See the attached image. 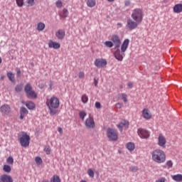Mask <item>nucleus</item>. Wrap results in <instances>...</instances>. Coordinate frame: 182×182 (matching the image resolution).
<instances>
[{"mask_svg": "<svg viewBox=\"0 0 182 182\" xmlns=\"http://www.w3.org/2000/svg\"><path fill=\"white\" fill-rule=\"evenodd\" d=\"M144 19V11L141 9H133L131 14V18L127 20V28L129 30H134L141 23Z\"/></svg>", "mask_w": 182, "mask_h": 182, "instance_id": "nucleus-1", "label": "nucleus"}, {"mask_svg": "<svg viewBox=\"0 0 182 182\" xmlns=\"http://www.w3.org/2000/svg\"><path fill=\"white\" fill-rule=\"evenodd\" d=\"M46 105L49 109L50 115L54 116L58 114V108L59 107V100L57 97H52L46 100Z\"/></svg>", "mask_w": 182, "mask_h": 182, "instance_id": "nucleus-2", "label": "nucleus"}, {"mask_svg": "<svg viewBox=\"0 0 182 182\" xmlns=\"http://www.w3.org/2000/svg\"><path fill=\"white\" fill-rule=\"evenodd\" d=\"M129 46V40L126 39L124 40L123 43L121 45V50L119 48H117L116 51H114V55L116 58L117 60L122 62L125 57V52Z\"/></svg>", "mask_w": 182, "mask_h": 182, "instance_id": "nucleus-3", "label": "nucleus"}, {"mask_svg": "<svg viewBox=\"0 0 182 182\" xmlns=\"http://www.w3.org/2000/svg\"><path fill=\"white\" fill-rule=\"evenodd\" d=\"M151 159L156 163L162 164L166 161V155L163 150L156 149L151 152Z\"/></svg>", "mask_w": 182, "mask_h": 182, "instance_id": "nucleus-4", "label": "nucleus"}, {"mask_svg": "<svg viewBox=\"0 0 182 182\" xmlns=\"http://www.w3.org/2000/svg\"><path fill=\"white\" fill-rule=\"evenodd\" d=\"M24 92L26 94V97L31 100L36 99L37 94L35 91L33 90V87L31 84L27 83L26 86H24Z\"/></svg>", "mask_w": 182, "mask_h": 182, "instance_id": "nucleus-5", "label": "nucleus"}, {"mask_svg": "<svg viewBox=\"0 0 182 182\" xmlns=\"http://www.w3.org/2000/svg\"><path fill=\"white\" fill-rule=\"evenodd\" d=\"M107 137L108 140L111 141H116L117 140H118V132L116 129L107 128Z\"/></svg>", "mask_w": 182, "mask_h": 182, "instance_id": "nucleus-6", "label": "nucleus"}, {"mask_svg": "<svg viewBox=\"0 0 182 182\" xmlns=\"http://www.w3.org/2000/svg\"><path fill=\"white\" fill-rule=\"evenodd\" d=\"M29 136L27 134H23L21 137H19L18 140L20 141V145L22 147L26 148L29 145Z\"/></svg>", "mask_w": 182, "mask_h": 182, "instance_id": "nucleus-7", "label": "nucleus"}, {"mask_svg": "<svg viewBox=\"0 0 182 182\" xmlns=\"http://www.w3.org/2000/svg\"><path fill=\"white\" fill-rule=\"evenodd\" d=\"M94 65L97 68H102L107 65V62L105 60V59L103 58H96L95 61H94Z\"/></svg>", "mask_w": 182, "mask_h": 182, "instance_id": "nucleus-8", "label": "nucleus"}, {"mask_svg": "<svg viewBox=\"0 0 182 182\" xmlns=\"http://www.w3.org/2000/svg\"><path fill=\"white\" fill-rule=\"evenodd\" d=\"M137 134H138V136H139V137L141 139H146L150 137V132L141 128L138 129Z\"/></svg>", "mask_w": 182, "mask_h": 182, "instance_id": "nucleus-9", "label": "nucleus"}, {"mask_svg": "<svg viewBox=\"0 0 182 182\" xmlns=\"http://www.w3.org/2000/svg\"><path fill=\"white\" fill-rule=\"evenodd\" d=\"M85 126L88 129H95V122L92 117L89 116V117L86 119V121H85Z\"/></svg>", "mask_w": 182, "mask_h": 182, "instance_id": "nucleus-10", "label": "nucleus"}, {"mask_svg": "<svg viewBox=\"0 0 182 182\" xmlns=\"http://www.w3.org/2000/svg\"><path fill=\"white\" fill-rule=\"evenodd\" d=\"M110 42L114 44V48H119L121 46V40L118 35H112L110 38Z\"/></svg>", "mask_w": 182, "mask_h": 182, "instance_id": "nucleus-11", "label": "nucleus"}, {"mask_svg": "<svg viewBox=\"0 0 182 182\" xmlns=\"http://www.w3.org/2000/svg\"><path fill=\"white\" fill-rule=\"evenodd\" d=\"M0 112L3 115H9L11 112L10 106L6 104L1 105V107H0Z\"/></svg>", "mask_w": 182, "mask_h": 182, "instance_id": "nucleus-12", "label": "nucleus"}, {"mask_svg": "<svg viewBox=\"0 0 182 182\" xmlns=\"http://www.w3.org/2000/svg\"><path fill=\"white\" fill-rule=\"evenodd\" d=\"M166 144V139H165L164 136H163L162 134H159L158 145L164 149Z\"/></svg>", "mask_w": 182, "mask_h": 182, "instance_id": "nucleus-13", "label": "nucleus"}, {"mask_svg": "<svg viewBox=\"0 0 182 182\" xmlns=\"http://www.w3.org/2000/svg\"><path fill=\"white\" fill-rule=\"evenodd\" d=\"M117 127L119 129V132H122V131H123V127H125V129L129 127V122L125 120L122 121L119 124H117Z\"/></svg>", "mask_w": 182, "mask_h": 182, "instance_id": "nucleus-14", "label": "nucleus"}, {"mask_svg": "<svg viewBox=\"0 0 182 182\" xmlns=\"http://www.w3.org/2000/svg\"><path fill=\"white\" fill-rule=\"evenodd\" d=\"M55 36H56L57 39L63 41L65 36V31L63 29H59L56 31Z\"/></svg>", "mask_w": 182, "mask_h": 182, "instance_id": "nucleus-15", "label": "nucleus"}, {"mask_svg": "<svg viewBox=\"0 0 182 182\" xmlns=\"http://www.w3.org/2000/svg\"><path fill=\"white\" fill-rule=\"evenodd\" d=\"M0 182H13L12 177L7 174L1 175L0 177Z\"/></svg>", "mask_w": 182, "mask_h": 182, "instance_id": "nucleus-16", "label": "nucleus"}, {"mask_svg": "<svg viewBox=\"0 0 182 182\" xmlns=\"http://www.w3.org/2000/svg\"><path fill=\"white\" fill-rule=\"evenodd\" d=\"M48 46L50 48L59 49L60 48V44H59V43L50 41L49 43H48Z\"/></svg>", "mask_w": 182, "mask_h": 182, "instance_id": "nucleus-17", "label": "nucleus"}, {"mask_svg": "<svg viewBox=\"0 0 182 182\" xmlns=\"http://www.w3.org/2000/svg\"><path fill=\"white\" fill-rule=\"evenodd\" d=\"M28 111L26 109V107H22L20 108V119H23L24 117H26V114H28Z\"/></svg>", "mask_w": 182, "mask_h": 182, "instance_id": "nucleus-18", "label": "nucleus"}, {"mask_svg": "<svg viewBox=\"0 0 182 182\" xmlns=\"http://www.w3.org/2000/svg\"><path fill=\"white\" fill-rule=\"evenodd\" d=\"M59 16H60V19H65L68 16V11L66 9H63V10L59 12Z\"/></svg>", "mask_w": 182, "mask_h": 182, "instance_id": "nucleus-19", "label": "nucleus"}, {"mask_svg": "<svg viewBox=\"0 0 182 182\" xmlns=\"http://www.w3.org/2000/svg\"><path fill=\"white\" fill-rule=\"evenodd\" d=\"M142 116L145 119H150L151 118V115L147 109H144V111H142Z\"/></svg>", "mask_w": 182, "mask_h": 182, "instance_id": "nucleus-20", "label": "nucleus"}, {"mask_svg": "<svg viewBox=\"0 0 182 182\" xmlns=\"http://www.w3.org/2000/svg\"><path fill=\"white\" fill-rule=\"evenodd\" d=\"M173 11L176 14H179L182 11V4H176L173 7Z\"/></svg>", "mask_w": 182, "mask_h": 182, "instance_id": "nucleus-21", "label": "nucleus"}, {"mask_svg": "<svg viewBox=\"0 0 182 182\" xmlns=\"http://www.w3.org/2000/svg\"><path fill=\"white\" fill-rule=\"evenodd\" d=\"M7 77L11 82H15V74L12 72H7Z\"/></svg>", "mask_w": 182, "mask_h": 182, "instance_id": "nucleus-22", "label": "nucleus"}, {"mask_svg": "<svg viewBox=\"0 0 182 182\" xmlns=\"http://www.w3.org/2000/svg\"><path fill=\"white\" fill-rule=\"evenodd\" d=\"M172 180H174L175 182H182V175L176 174L174 176H171Z\"/></svg>", "mask_w": 182, "mask_h": 182, "instance_id": "nucleus-23", "label": "nucleus"}, {"mask_svg": "<svg viewBox=\"0 0 182 182\" xmlns=\"http://www.w3.org/2000/svg\"><path fill=\"white\" fill-rule=\"evenodd\" d=\"M126 148L129 150V151H133L135 149V145L132 142H129L126 144Z\"/></svg>", "mask_w": 182, "mask_h": 182, "instance_id": "nucleus-24", "label": "nucleus"}, {"mask_svg": "<svg viewBox=\"0 0 182 182\" xmlns=\"http://www.w3.org/2000/svg\"><path fill=\"white\" fill-rule=\"evenodd\" d=\"M26 106L29 110H33L35 109V104L33 102H26Z\"/></svg>", "mask_w": 182, "mask_h": 182, "instance_id": "nucleus-25", "label": "nucleus"}, {"mask_svg": "<svg viewBox=\"0 0 182 182\" xmlns=\"http://www.w3.org/2000/svg\"><path fill=\"white\" fill-rule=\"evenodd\" d=\"M44 29H45V23H44L40 22L36 26V30H38V31H43Z\"/></svg>", "mask_w": 182, "mask_h": 182, "instance_id": "nucleus-26", "label": "nucleus"}, {"mask_svg": "<svg viewBox=\"0 0 182 182\" xmlns=\"http://www.w3.org/2000/svg\"><path fill=\"white\" fill-rule=\"evenodd\" d=\"M96 4V1L95 0H88L87 1V6H88V7H95Z\"/></svg>", "mask_w": 182, "mask_h": 182, "instance_id": "nucleus-27", "label": "nucleus"}, {"mask_svg": "<svg viewBox=\"0 0 182 182\" xmlns=\"http://www.w3.org/2000/svg\"><path fill=\"white\" fill-rule=\"evenodd\" d=\"M105 46H107V48H112L114 46V43L112 41H105Z\"/></svg>", "mask_w": 182, "mask_h": 182, "instance_id": "nucleus-28", "label": "nucleus"}, {"mask_svg": "<svg viewBox=\"0 0 182 182\" xmlns=\"http://www.w3.org/2000/svg\"><path fill=\"white\" fill-rule=\"evenodd\" d=\"M51 182H61V180L58 176L55 175V176H53L51 178Z\"/></svg>", "mask_w": 182, "mask_h": 182, "instance_id": "nucleus-29", "label": "nucleus"}, {"mask_svg": "<svg viewBox=\"0 0 182 182\" xmlns=\"http://www.w3.org/2000/svg\"><path fill=\"white\" fill-rule=\"evenodd\" d=\"M3 171L7 173H10L11 172V166H9V165H4L3 167Z\"/></svg>", "mask_w": 182, "mask_h": 182, "instance_id": "nucleus-30", "label": "nucleus"}, {"mask_svg": "<svg viewBox=\"0 0 182 182\" xmlns=\"http://www.w3.org/2000/svg\"><path fill=\"white\" fill-rule=\"evenodd\" d=\"M21 90H22V85L21 84L16 85V87H15L16 92H21Z\"/></svg>", "mask_w": 182, "mask_h": 182, "instance_id": "nucleus-31", "label": "nucleus"}, {"mask_svg": "<svg viewBox=\"0 0 182 182\" xmlns=\"http://www.w3.org/2000/svg\"><path fill=\"white\" fill-rule=\"evenodd\" d=\"M79 116H80V118L82 121H84L85 117L87 116V113H86L85 112H84V111H81V112H80V113H79Z\"/></svg>", "mask_w": 182, "mask_h": 182, "instance_id": "nucleus-32", "label": "nucleus"}, {"mask_svg": "<svg viewBox=\"0 0 182 182\" xmlns=\"http://www.w3.org/2000/svg\"><path fill=\"white\" fill-rule=\"evenodd\" d=\"M34 161H36V164L38 165H40L43 163L42 159L40 156H36L34 159Z\"/></svg>", "mask_w": 182, "mask_h": 182, "instance_id": "nucleus-33", "label": "nucleus"}, {"mask_svg": "<svg viewBox=\"0 0 182 182\" xmlns=\"http://www.w3.org/2000/svg\"><path fill=\"white\" fill-rule=\"evenodd\" d=\"M122 100H123L124 102H127V95L125 93L121 94Z\"/></svg>", "mask_w": 182, "mask_h": 182, "instance_id": "nucleus-34", "label": "nucleus"}, {"mask_svg": "<svg viewBox=\"0 0 182 182\" xmlns=\"http://www.w3.org/2000/svg\"><path fill=\"white\" fill-rule=\"evenodd\" d=\"M82 103L86 104L88 102V96H87L86 95H82Z\"/></svg>", "mask_w": 182, "mask_h": 182, "instance_id": "nucleus-35", "label": "nucleus"}, {"mask_svg": "<svg viewBox=\"0 0 182 182\" xmlns=\"http://www.w3.org/2000/svg\"><path fill=\"white\" fill-rule=\"evenodd\" d=\"M16 4L18 7H22L23 6V0H16Z\"/></svg>", "mask_w": 182, "mask_h": 182, "instance_id": "nucleus-36", "label": "nucleus"}, {"mask_svg": "<svg viewBox=\"0 0 182 182\" xmlns=\"http://www.w3.org/2000/svg\"><path fill=\"white\" fill-rule=\"evenodd\" d=\"M166 165L168 166V169L171 168L173 166V163H172L171 160L167 161Z\"/></svg>", "mask_w": 182, "mask_h": 182, "instance_id": "nucleus-37", "label": "nucleus"}, {"mask_svg": "<svg viewBox=\"0 0 182 182\" xmlns=\"http://www.w3.org/2000/svg\"><path fill=\"white\" fill-rule=\"evenodd\" d=\"M87 173L90 177H92V178L95 177V172L92 171V169H89Z\"/></svg>", "mask_w": 182, "mask_h": 182, "instance_id": "nucleus-38", "label": "nucleus"}, {"mask_svg": "<svg viewBox=\"0 0 182 182\" xmlns=\"http://www.w3.org/2000/svg\"><path fill=\"white\" fill-rule=\"evenodd\" d=\"M14 160L13 159L12 156H9L7 159V164H13Z\"/></svg>", "mask_w": 182, "mask_h": 182, "instance_id": "nucleus-39", "label": "nucleus"}, {"mask_svg": "<svg viewBox=\"0 0 182 182\" xmlns=\"http://www.w3.org/2000/svg\"><path fill=\"white\" fill-rule=\"evenodd\" d=\"M56 7L61 8L63 7V2L60 0L56 1Z\"/></svg>", "mask_w": 182, "mask_h": 182, "instance_id": "nucleus-40", "label": "nucleus"}, {"mask_svg": "<svg viewBox=\"0 0 182 182\" xmlns=\"http://www.w3.org/2000/svg\"><path fill=\"white\" fill-rule=\"evenodd\" d=\"M27 4L33 6V5H35V0H27Z\"/></svg>", "mask_w": 182, "mask_h": 182, "instance_id": "nucleus-41", "label": "nucleus"}, {"mask_svg": "<svg viewBox=\"0 0 182 182\" xmlns=\"http://www.w3.org/2000/svg\"><path fill=\"white\" fill-rule=\"evenodd\" d=\"M78 77L80 79H83L85 77V73L83 71L79 73Z\"/></svg>", "mask_w": 182, "mask_h": 182, "instance_id": "nucleus-42", "label": "nucleus"}, {"mask_svg": "<svg viewBox=\"0 0 182 182\" xmlns=\"http://www.w3.org/2000/svg\"><path fill=\"white\" fill-rule=\"evenodd\" d=\"M44 150L46 154L49 155L50 154L51 149L49 147H46Z\"/></svg>", "mask_w": 182, "mask_h": 182, "instance_id": "nucleus-43", "label": "nucleus"}, {"mask_svg": "<svg viewBox=\"0 0 182 182\" xmlns=\"http://www.w3.org/2000/svg\"><path fill=\"white\" fill-rule=\"evenodd\" d=\"M139 169L137 168L136 166H131L130 167V171H132V172H136Z\"/></svg>", "mask_w": 182, "mask_h": 182, "instance_id": "nucleus-44", "label": "nucleus"}, {"mask_svg": "<svg viewBox=\"0 0 182 182\" xmlns=\"http://www.w3.org/2000/svg\"><path fill=\"white\" fill-rule=\"evenodd\" d=\"M16 72H17V76H18V77H21V69L16 68Z\"/></svg>", "mask_w": 182, "mask_h": 182, "instance_id": "nucleus-45", "label": "nucleus"}, {"mask_svg": "<svg viewBox=\"0 0 182 182\" xmlns=\"http://www.w3.org/2000/svg\"><path fill=\"white\" fill-rule=\"evenodd\" d=\"M95 107H96V109H100L101 105H100V102H95Z\"/></svg>", "mask_w": 182, "mask_h": 182, "instance_id": "nucleus-46", "label": "nucleus"}, {"mask_svg": "<svg viewBox=\"0 0 182 182\" xmlns=\"http://www.w3.org/2000/svg\"><path fill=\"white\" fill-rule=\"evenodd\" d=\"M130 4H132V2L129 0H126L125 1V6H129Z\"/></svg>", "mask_w": 182, "mask_h": 182, "instance_id": "nucleus-47", "label": "nucleus"}, {"mask_svg": "<svg viewBox=\"0 0 182 182\" xmlns=\"http://www.w3.org/2000/svg\"><path fill=\"white\" fill-rule=\"evenodd\" d=\"M166 179L164 177L161 178L160 179H158L156 181V182H165Z\"/></svg>", "mask_w": 182, "mask_h": 182, "instance_id": "nucleus-48", "label": "nucleus"}, {"mask_svg": "<svg viewBox=\"0 0 182 182\" xmlns=\"http://www.w3.org/2000/svg\"><path fill=\"white\" fill-rule=\"evenodd\" d=\"M127 86L129 88L132 89L133 87V83L132 82H129Z\"/></svg>", "mask_w": 182, "mask_h": 182, "instance_id": "nucleus-49", "label": "nucleus"}, {"mask_svg": "<svg viewBox=\"0 0 182 182\" xmlns=\"http://www.w3.org/2000/svg\"><path fill=\"white\" fill-rule=\"evenodd\" d=\"M122 106H123V105H122V104H120V103H117V104L116 105L117 108H119V109H121Z\"/></svg>", "mask_w": 182, "mask_h": 182, "instance_id": "nucleus-50", "label": "nucleus"}, {"mask_svg": "<svg viewBox=\"0 0 182 182\" xmlns=\"http://www.w3.org/2000/svg\"><path fill=\"white\" fill-rule=\"evenodd\" d=\"M98 81L95 79H94V85L95 87H97Z\"/></svg>", "mask_w": 182, "mask_h": 182, "instance_id": "nucleus-51", "label": "nucleus"}, {"mask_svg": "<svg viewBox=\"0 0 182 182\" xmlns=\"http://www.w3.org/2000/svg\"><path fill=\"white\" fill-rule=\"evenodd\" d=\"M58 131L59 133L63 134V129L62 128L59 127L58 129Z\"/></svg>", "mask_w": 182, "mask_h": 182, "instance_id": "nucleus-52", "label": "nucleus"}, {"mask_svg": "<svg viewBox=\"0 0 182 182\" xmlns=\"http://www.w3.org/2000/svg\"><path fill=\"white\" fill-rule=\"evenodd\" d=\"M117 27L121 28L122 27V23H117Z\"/></svg>", "mask_w": 182, "mask_h": 182, "instance_id": "nucleus-53", "label": "nucleus"}, {"mask_svg": "<svg viewBox=\"0 0 182 182\" xmlns=\"http://www.w3.org/2000/svg\"><path fill=\"white\" fill-rule=\"evenodd\" d=\"M108 2H114V0H107Z\"/></svg>", "mask_w": 182, "mask_h": 182, "instance_id": "nucleus-54", "label": "nucleus"}, {"mask_svg": "<svg viewBox=\"0 0 182 182\" xmlns=\"http://www.w3.org/2000/svg\"><path fill=\"white\" fill-rule=\"evenodd\" d=\"M4 80V76H1V80Z\"/></svg>", "mask_w": 182, "mask_h": 182, "instance_id": "nucleus-55", "label": "nucleus"}, {"mask_svg": "<svg viewBox=\"0 0 182 182\" xmlns=\"http://www.w3.org/2000/svg\"><path fill=\"white\" fill-rule=\"evenodd\" d=\"M2 63V58H0V64Z\"/></svg>", "mask_w": 182, "mask_h": 182, "instance_id": "nucleus-56", "label": "nucleus"}, {"mask_svg": "<svg viewBox=\"0 0 182 182\" xmlns=\"http://www.w3.org/2000/svg\"><path fill=\"white\" fill-rule=\"evenodd\" d=\"M120 89H123V85L119 86Z\"/></svg>", "mask_w": 182, "mask_h": 182, "instance_id": "nucleus-57", "label": "nucleus"}, {"mask_svg": "<svg viewBox=\"0 0 182 182\" xmlns=\"http://www.w3.org/2000/svg\"><path fill=\"white\" fill-rule=\"evenodd\" d=\"M43 182H48L47 180H44L43 181Z\"/></svg>", "mask_w": 182, "mask_h": 182, "instance_id": "nucleus-58", "label": "nucleus"}, {"mask_svg": "<svg viewBox=\"0 0 182 182\" xmlns=\"http://www.w3.org/2000/svg\"><path fill=\"white\" fill-rule=\"evenodd\" d=\"M81 182H86V181H81Z\"/></svg>", "mask_w": 182, "mask_h": 182, "instance_id": "nucleus-59", "label": "nucleus"}, {"mask_svg": "<svg viewBox=\"0 0 182 182\" xmlns=\"http://www.w3.org/2000/svg\"><path fill=\"white\" fill-rule=\"evenodd\" d=\"M109 182H111V181H109Z\"/></svg>", "mask_w": 182, "mask_h": 182, "instance_id": "nucleus-60", "label": "nucleus"}]
</instances>
